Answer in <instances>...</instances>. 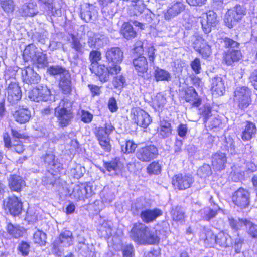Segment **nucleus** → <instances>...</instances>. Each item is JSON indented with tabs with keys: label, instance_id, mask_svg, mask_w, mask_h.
<instances>
[{
	"label": "nucleus",
	"instance_id": "obj_1",
	"mask_svg": "<svg viewBox=\"0 0 257 257\" xmlns=\"http://www.w3.org/2000/svg\"><path fill=\"white\" fill-rule=\"evenodd\" d=\"M91 63L90 69L92 73H94L98 77L101 82H105L109 80V76L117 75L121 71L120 66L113 65V67L108 68L104 65H98V62L101 60V54L97 50H92L90 52L89 56Z\"/></svg>",
	"mask_w": 257,
	"mask_h": 257
},
{
	"label": "nucleus",
	"instance_id": "obj_2",
	"mask_svg": "<svg viewBox=\"0 0 257 257\" xmlns=\"http://www.w3.org/2000/svg\"><path fill=\"white\" fill-rule=\"evenodd\" d=\"M130 237L134 241L142 244H154L159 242V237L142 223L134 225L130 232Z\"/></svg>",
	"mask_w": 257,
	"mask_h": 257
},
{
	"label": "nucleus",
	"instance_id": "obj_3",
	"mask_svg": "<svg viewBox=\"0 0 257 257\" xmlns=\"http://www.w3.org/2000/svg\"><path fill=\"white\" fill-rule=\"evenodd\" d=\"M223 42L226 47L229 48L224 58L226 63L231 65L233 63L238 61L242 57L241 51L238 50L239 43L228 37L223 39Z\"/></svg>",
	"mask_w": 257,
	"mask_h": 257
},
{
	"label": "nucleus",
	"instance_id": "obj_4",
	"mask_svg": "<svg viewBox=\"0 0 257 257\" xmlns=\"http://www.w3.org/2000/svg\"><path fill=\"white\" fill-rule=\"evenodd\" d=\"M245 14L246 9L243 6L236 5L227 11L225 15L224 22L228 28H232Z\"/></svg>",
	"mask_w": 257,
	"mask_h": 257
},
{
	"label": "nucleus",
	"instance_id": "obj_5",
	"mask_svg": "<svg viewBox=\"0 0 257 257\" xmlns=\"http://www.w3.org/2000/svg\"><path fill=\"white\" fill-rule=\"evenodd\" d=\"M251 91L246 86L238 87L234 91V101L238 104V107L243 110L250 104Z\"/></svg>",
	"mask_w": 257,
	"mask_h": 257
},
{
	"label": "nucleus",
	"instance_id": "obj_6",
	"mask_svg": "<svg viewBox=\"0 0 257 257\" xmlns=\"http://www.w3.org/2000/svg\"><path fill=\"white\" fill-rule=\"evenodd\" d=\"M52 96L50 89L46 85H39L32 89L28 94V98L36 102L51 100Z\"/></svg>",
	"mask_w": 257,
	"mask_h": 257
},
{
	"label": "nucleus",
	"instance_id": "obj_7",
	"mask_svg": "<svg viewBox=\"0 0 257 257\" xmlns=\"http://www.w3.org/2000/svg\"><path fill=\"white\" fill-rule=\"evenodd\" d=\"M93 194L92 187L90 184H81L74 187L71 196L72 198L81 200L91 196Z\"/></svg>",
	"mask_w": 257,
	"mask_h": 257
},
{
	"label": "nucleus",
	"instance_id": "obj_8",
	"mask_svg": "<svg viewBox=\"0 0 257 257\" xmlns=\"http://www.w3.org/2000/svg\"><path fill=\"white\" fill-rule=\"evenodd\" d=\"M185 7L186 5L182 1L173 2L164 11V19L166 20H170L174 18L183 12L185 10Z\"/></svg>",
	"mask_w": 257,
	"mask_h": 257
},
{
	"label": "nucleus",
	"instance_id": "obj_9",
	"mask_svg": "<svg viewBox=\"0 0 257 257\" xmlns=\"http://www.w3.org/2000/svg\"><path fill=\"white\" fill-rule=\"evenodd\" d=\"M158 154V149L154 145H149L138 149L136 156L142 162H149Z\"/></svg>",
	"mask_w": 257,
	"mask_h": 257
},
{
	"label": "nucleus",
	"instance_id": "obj_10",
	"mask_svg": "<svg viewBox=\"0 0 257 257\" xmlns=\"http://www.w3.org/2000/svg\"><path fill=\"white\" fill-rule=\"evenodd\" d=\"M200 23L203 32L205 34L209 33L211 31L212 27L216 26L218 23L216 14L210 11L203 14L201 17Z\"/></svg>",
	"mask_w": 257,
	"mask_h": 257
},
{
	"label": "nucleus",
	"instance_id": "obj_11",
	"mask_svg": "<svg viewBox=\"0 0 257 257\" xmlns=\"http://www.w3.org/2000/svg\"><path fill=\"white\" fill-rule=\"evenodd\" d=\"M97 10L92 4L86 3L81 7L80 17L86 23L94 21L97 17Z\"/></svg>",
	"mask_w": 257,
	"mask_h": 257
},
{
	"label": "nucleus",
	"instance_id": "obj_12",
	"mask_svg": "<svg viewBox=\"0 0 257 257\" xmlns=\"http://www.w3.org/2000/svg\"><path fill=\"white\" fill-rule=\"evenodd\" d=\"M73 239L72 233L70 231L65 230L62 232L54 242L53 248L55 250L60 251L61 248L71 245L73 243Z\"/></svg>",
	"mask_w": 257,
	"mask_h": 257
},
{
	"label": "nucleus",
	"instance_id": "obj_13",
	"mask_svg": "<svg viewBox=\"0 0 257 257\" xmlns=\"http://www.w3.org/2000/svg\"><path fill=\"white\" fill-rule=\"evenodd\" d=\"M6 209H8L10 214L13 216L19 215L22 210V203L15 196H11L6 199L4 202Z\"/></svg>",
	"mask_w": 257,
	"mask_h": 257
},
{
	"label": "nucleus",
	"instance_id": "obj_14",
	"mask_svg": "<svg viewBox=\"0 0 257 257\" xmlns=\"http://www.w3.org/2000/svg\"><path fill=\"white\" fill-rule=\"evenodd\" d=\"M232 200L237 206L245 208L249 205L250 194L247 190L240 188L233 194Z\"/></svg>",
	"mask_w": 257,
	"mask_h": 257
},
{
	"label": "nucleus",
	"instance_id": "obj_15",
	"mask_svg": "<svg viewBox=\"0 0 257 257\" xmlns=\"http://www.w3.org/2000/svg\"><path fill=\"white\" fill-rule=\"evenodd\" d=\"M193 181L191 175L178 174L173 178L172 184L175 188L184 190L189 188Z\"/></svg>",
	"mask_w": 257,
	"mask_h": 257
},
{
	"label": "nucleus",
	"instance_id": "obj_16",
	"mask_svg": "<svg viewBox=\"0 0 257 257\" xmlns=\"http://www.w3.org/2000/svg\"><path fill=\"white\" fill-rule=\"evenodd\" d=\"M106 58L108 62L112 63L110 67H113V65H118L121 63L123 58V53L119 47H112L108 49L106 52Z\"/></svg>",
	"mask_w": 257,
	"mask_h": 257
},
{
	"label": "nucleus",
	"instance_id": "obj_17",
	"mask_svg": "<svg viewBox=\"0 0 257 257\" xmlns=\"http://www.w3.org/2000/svg\"><path fill=\"white\" fill-rule=\"evenodd\" d=\"M7 99L11 103H15L22 97V92L20 87L16 82H11L7 87Z\"/></svg>",
	"mask_w": 257,
	"mask_h": 257
},
{
	"label": "nucleus",
	"instance_id": "obj_18",
	"mask_svg": "<svg viewBox=\"0 0 257 257\" xmlns=\"http://www.w3.org/2000/svg\"><path fill=\"white\" fill-rule=\"evenodd\" d=\"M202 37H196L193 43V47L204 58H207L211 54V45L205 42H201Z\"/></svg>",
	"mask_w": 257,
	"mask_h": 257
},
{
	"label": "nucleus",
	"instance_id": "obj_19",
	"mask_svg": "<svg viewBox=\"0 0 257 257\" xmlns=\"http://www.w3.org/2000/svg\"><path fill=\"white\" fill-rule=\"evenodd\" d=\"M52 174L60 172L62 169L63 165L55 160V156L52 153H46L42 157Z\"/></svg>",
	"mask_w": 257,
	"mask_h": 257
},
{
	"label": "nucleus",
	"instance_id": "obj_20",
	"mask_svg": "<svg viewBox=\"0 0 257 257\" xmlns=\"http://www.w3.org/2000/svg\"><path fill=\"white\" fill-rule=\"evenodd\" d=\"M211 162L214 170L220 171L224 169L227 162L226 154L222 152L213 154L211 157Z\"/></svg>",
	"mask_w": 257,
	"mask_h": 257
},
{
	"label": "nucleus",
	"instance_id": "obj_21",
	"mask_svg": "<svg viewBox=\"0 0 257 257\" xmlns=\"http://www.w3.org/2000/svg\"><path fill=\"white\" fill-rule=\"evenodd\" d=\"M22 76L24 82L27 84H36L40 80L39 75L30 67L22 70Z\"/></svg>",
	"mask_w": 257,
	"mask_h": 257
},
{
	"label": "nucleus",
	"instance_id": "obj_22",
	"mask_svg": "<svg viewBox=\"0 0 257 257\" xmlns=\"http://www.w3.org/2000/svg\"><path fill=\"white\" fill-rule=\"evenodd\" d=\"M163 214L162 211L158 208L153 209H147L144 211L140 216L143 222L145 223H150L154 222L155 220L161 216Z\"/></svg>",
	"mask_w": 257,
	"mask_h": 257
},
{
	"label": "nucleus",
	"instance_id": "obj_23",
	"mask_svg": "<svg viewBox=\"0 0 257 257\" xmlns=\"http://www.w3.org/2000/svg\"><path fill=\"white\" fill-rule=\"evenodd\" d=\"M25 185V182L20 176H10L9 179V186L12 191L20 192Z\"/></svg>",
	"mask_w": 257,
	"mask_h": 257
},
{
	"label": "nucleus",
	"instance_id": "obj_24",
	"mask_svg": "<svg viewBox=\"0 0 257 257\" xmlns=\"http://www.w3.org/2000/svg\"><path fill=\"white\" fill-rule=\"evenodd\" d=\"M114 130V127L111 123H106L104 127H96L94 133L98 140L100 139H106V138H109V135Z\"/></svg>",
	"mask_w": 257,
	"mask_h": 257
},
{
	"label": "nucleus",
	"instance_id": "obj_25",
	"mask_svg": "<svg viewBox=\"0 0 257 257\" xmlns=\"http://www.w3.org/2000/svg\"><path fill=\"white\" fill-rule=\"evenodd\" d=\"M224 81L221 77H215L212 80L211 90L213 95L221 96L225 91Z\"/></svg>",
	"mask_w": 257,
	"mask_h": 257
},
{
	"label": "nucleus",
	"instance_id": "obj_26",
	"mask_svg": "<svg viewBox=\"0 0 257 257\" xmlns=\"http://www.w3.org/2000/svg\"><path fill=\"white\" fill-rule=\"evenodd\" d=\"M19 13L23 16L33 17L38 13L37 4L34 2L26 3L19 9Z\"/></svg>",
	"mask_w": 257,
	"mask_h": 257
},
{
	"label": "nucleus",
	"instance_id": "obj_27",
	"mask_svg": "<svg viewBox=\"0 0 257 257\" xmlns=\"http://www.w3.org/2000/svg\"><path fill=\"white\" fill-rule=\"evenodd\" d=\"M221 247H228L233 245L230 235L224 232H220L216 235L215 244Z\"/></svg>",
	"mask_w": 257,
	"mask_h": 257
},
{
	"label": "nucleus",
	"instance_id": "obj_28",
	"mask_svg": "<svg viewBox=\"0 0 257 257\" xmlns=\"http://www.w3.org/2000/svg\"><path fill=\"white\" fill-rule=\"evenodd\" d=\"M185 99L187 102L191 103L195 107H198L201 103L200 100L198 98L197 92L192 87L186 89Z\"/></svg>",
	"mask_w": 257,
	"mask_h": 257
},
{
	"label": "nucleus",
	"instance_id": "obj_29",
	"mask_svg": "<svg viewBox=\"0 0 257 257\" xmlns=\"http://www.w3.org/2000/svg\"><path fill=\"white\" fill-rule=\"evenodd\" d=\"M59 85L64 94H69L71 93L72 90L71 80L69 72L66 73L64 76H61Z\"/></svg>",
	"mask_w": 257,
	"mask_h": 257
},
{
	"label": "nucleus",
	"instance_id": "obj_30",
	"mask_svg": "<svg viewBox=\"0 0 257 257\" xmlns=\"http://www.w3.org/2000/svg\"><path fill=\"white\" fill-rule=\"evenodd\" d=\"M200 238L204 241L207 247L213 246L215 244L216 235L211 230L204 229L200 236Z\"/></svg>",
	"mask_w": 257,
	"mask_h": 257
},
{
	"label": "nucleus",
	"instance_id": "obj_31",
	"mask_svg": "<svg viewBox=\"0 0 257 257\" xmlns=\"http://www.w3.org/2000/svg\"><path fill=\"white\" fill-rule=\"evenodd\" d=\"M39 52L38 48L33 44L28 45L23 51V57L25 61L33 62Z\"/></svg>",
	"mask_w": 257,
	"mask_h": 257
},
{
	"label": "nucleus",
	"instance_id": "obj_32",
	"mask_svg": "<svg viewBox=\"0 0 257 257\" xmlns=\"http://www.w3.org/2000/svg\"><path fill=\"white\" fill-rule=\"evenodd\" d=\"M256 131L255 124L250 121H247L245 128L242 132L241 138L244 141H249L255 136Z\"/></svg>",
	"mask_w": 257,
	"mask_h": 257
},
{
	"label": "nucleus",
	"instance_id": "obj_33",
	"mask_svg": "<svg viewBox=\"0 0 257 257\" xmlns=\"http://www.w3.org/2000/svg\"><path fill=\"white\" fill-rule=\"evenodd\" d=\"M170 214L171 218L174 221L182 223L184 221L185 212L181 206L173 207L171 210Z\"/></svg>",
	"mask_w": 257,
	"mask_h": 257
},
{
	"label": "nucleus",
	"instance_id": "obj_34",
	"mask_svg": "<svg viewBox=\"0 0 257 257\" xmlns=\"http://www.w3.org/2000/svg\"><path fill=\"white\" fill-rule=\"evenodd\" d=\"M220 210L219 207H216L214 209L210 207H206L201 209L199 213L201 218L206 221H210L215 217L217 214V211Z\"/></svg>",
	"mask_w": 257,
	"mask_h": 257
},
{
	"label": "nucleus",
	"instance_id": "obj_35",
	"mask_svg": "<svg viewBox=\"0 0 257 257\" xmlns=\"http://www.w3.org/2000/svg\"><path fill=\"white\" fill-rule=\"evenodd\" d=\"M133 64L135 69L139 72L143 73L148 70V62L146 57L144 56H139L134 59Z\"/></svg>",
	"mask_w": 257,
	"mask_h": 257
},
{
	"label": "nucleus",
	"instance_id": "obj_36",
	"mask_svg": "<svg viewBox=\"0 0 257 257\" xmlns=\"http://www.w3.org/2000/svg\"><path fill=\"white\" fill-rule=\"evenodd\" d=\"M134 114L135 119L137 121V124L146 128L152 122V119L149 113H137Z\"/></svg>",
	"mask_w": 257,
	"mask_h": 257
},
{
	"label": "nucleus",
	"instance_id": "obj_37",
	"mask_svg": "<svg viewBox=\"0 0 257 257\" xmlns=\"http://www.w3.org/2000/svg\"><path fill=\"white\" fill-rule=\"evenodd\" d=\"M121 33L124 37L128 40L135 38L136 35V32L134 30L133 26L128 23H124L122 25Z\"/></svg>",
	"mask_w": 257,
	"mask_h": 257
},
{
	"label": "nucleus",
	"instance_id": "obj_38",
	"mask_svg": "<svg viewBox=\"0 0 257 257\" xmlns=\"http://www.w3.org/2000/svg\"><path fill=\"white\" fill-rule=\"evenodd\" d=\"M87 44L91 48H96V45L99 43V41L104 38V36H99L98 34H94L92 31H88L87 33Z\"/></svg>",
	"mask_w": 257,
	"mask_h": 257
},
{
	"label": "nucleus",
	"instance_id": "obj_39",
	"mask_svg": "<svg viewBox=\"0 0 257 257\" xmlns=\"http://www.w3.org/2000/svg\"><path fill=\"white\" fill-rule=\"evenodd\" d=\"M146 209L145 202L143 200H137L136 202L132 204L131 210L135 215H139L140 217L144 211Z\"/></svg>",
	"mask_w": 257,
	"mask_h": 257
},
{
	"label": "nucleus",
	"instance_id": "obj_40",
	"mask_svg": "<svg viewBox=\"0 0 257 257\" xmlns=\"http://www.w3.org/2000/svg\"><path fill=\"white\" fill-rule=\"evenodd\" d=\"M145 5L141 0L133 2L130 8V13L133 15L141 14L145 9Z\"/></svg>",
	"mask_w": 257,
	"mask_h": 257
},
{
	"label": "nucleus",
	"instance_id": "obj_41",
	"mask_svg": "<svg viewBox=\"0 0 257 257\" xmlns=\"http://www.w3.org/2000/svg\"><path fill=\"white\" fill-rule=\"evenodd\" d=\"M154 76L157 81H168L171 78L170 74L168 71L158 67L155 71Z\"/></svg>",
	"mask_w": 257,
	"mask_h": 257
},
{
	"label": "nucleus",
	"instance_id": "obj_42",
	"mask_svg": "<svg viewBox=\"0 0 257 257\" xmlns=\"http://www.w3.org/2000/svg\"><path fill=\"white\" fill-rule=\"evenodd\" d=\"M241 223L246 227L248 233L253 238H257V225L246 219H242Z\"/></svg>",
	"mask_w": 257,
	"mask_h": 257
},
{
	"label": "nucleus",
	"instance_id": "obj_43",
	"mask_svg": "<svg viewBox=\"0 0 257 257\" xmlns=\"http://www.w3.org/2000/svg\"><path fill=\"white\" fill-rule=\"evenodd\" d=\"M7 231L11 235L15 238H19L23 235V228L19 226H14L9 223L7 225Z\"/></svg>",
	"mask_w": 257,
	"mask_h": 257
},
{
	"label": "nucleus",
	"instance_id": "obj_44",
	"mask_svg": "<svg viewBox=\"0 0 257 257\" xmlns=\"http://www.w3.org/2000/svg\"><path fill=\"white\" fill-rule=\"evenodd\" d=\"M32 62L37 64L38 67L43 68L46 66L48 64L46 54L39 51Z\"/></svg>",
	"mask_w": 257,
	"mask_h": 257
},
{
	"label": "nucleus",
	"instance_id": "obj_45",
	"mask_svg": "<svg viewBox=\"0 0 257 257\" xmlns=\"http://www.w3.org/2000/svg\"><path fill=\"white\" fill-rule=\"evenodd\" d=\"M47 72L51 75L55 76L59 75L60 78L66 74V73L69 72L66 69L59 65L50 66L48 68Z\"/></svg>",
	"mask_w": 257,
	"mask_h": 257
},
{
	"label": "nucleus",
	"instance_id": "obj_46",
	"mask_svg": "<svg viewBox=\"0 0 257 257\" xmlns=\"http://www.w3.org/2000/svg\"><path fill=\"white\" fill-rule=\"evenodd\" d=\"M46 234L42 231L37 230L33 235V241L35 243L40 246H44L46 243Z\"/></svg>",
	"mask_w": 257,
	"mask_h": 257
},
{
	"label": "nucleus",
	"instance_id": "obj_47",
	"mask_svg": "<svg viewBox=\"0 0 257 257\" xmlns=\"http://www.w3.org/2000/svg\"><path fill=\"white\" fill-rule=\"evenodd\" d=\"M0 5L6 13H12L14 10L15 5L13 0H0Z\"/></svg>",
	"mask_w": 257,
	"mask_h": 257
},
{
	"label": "nucleus",
	"instance_id": "obj_48",
	"mask_svg": "<svg viewBox=\"0 0 257 257\" xmlns=\"http://www.w3.org/2000/svg\"><path fill=\"white\" fill-rule=\"evenodd\" d=\"M212 170L209 165L204 164L197 171V174L201 178H206L212 174Z\"/></svg>",
	"mask_w": 257,
	"mask_h": 257
},
{
	"label": "nucleus",
	"instance_id": "obj_49",
	"mask_svg": "<svg viewBox=\"0 0 257 257\" xmlns=\"http://www.w3.org/2000/svg\"><path fill=\"white\" fill-rule=\"evenodd\" d=\"M153 17H154V14L149 12L146 14H144L142 16V19L143 22L140 23L137 21H134V24L137 26H139L142 28V26L144 25L151 24L152 23L153 20Z\"/></svg>",
	"mask_w": 257,
	"mask_h": 257
},
{
	"label": "nucleus",
	"instance_id": "obj_50",
	"mask_svg": "<svg viewBox=\"0 0 257 257\" xmlns=\"http://www.w3.org/2000/svg\"><path fill=\"white\" fill-rule=\"evenodd\" d=\"M71 39V47L77 52L82 54L83 53L84 47L79 39L74 35H72Z\"/></svg>",
	"mask_w": 257,
	"mask_h": 257
},
{
	"label": "nucleus",
	"instance_id": "obj_51",
	"mask_svg": "<svg viewBox=\"0 0 257 257\" xmlns=\"http://www.w3.org/2000/svg\"><path fill=\"white\" fill-rule=\"evenodd\" d=\"M118 160L114 159L108 162L104 163V167L107 171L111 172L112 171L115 172L119 169L118 164Z\"/></svg>",
	"mask_w": 257,
	"mask_h": 257
},
{
	"label": "nucleus",
	"instance_id": "obj_52",
	"mask_svg": "<svg viewBox=\"0 0 257 257\" xmlns=\"http://www.w3.org/2000/svg\"><path fill=\"white\" fill-rule=\"evenodd\" d=\"M85 172V168L79 164L76 165L74 168L71 170V173L73 175L74 177L76 179L81 178Z\"/></svg>",
	"mask_w": 257,
	"mask_h": 257
},
{
	"label": "nucleus",
	"instance_id": "obj_53",
	"mask_svg": "<svg viewBox=\"0 0 257 257\" xmlns=\"http://www.w3.org/2000/svg\"><path fill=\"white\" fill-rule=\"evenodd\" d=\"M137 147V145L132 141H127L124 145L121 146L122 151L125 153H132L134 152Z\"/></svg>",
	"mask_w": 257,
	"mask_h": 257
},
{
	"label": "nucleus",
	"instance_id": "obj_54",
	"mask_svg": "<svg viewBox=\"0 0 257 257\" xmlns=\"http://www.w3.org/2000/svg\"><path fill=\"white\" fill-rule=\"evenodd\" d=\"M13 116L16 121L21 124L28 122L31 117L30 113H13Z\"/></svg>",
	"mask_w": 257,
	"mask_h": 257
},
{
	"label": "nucleus",
	"instance_id": "obj_55",
	"mask_svg": "<svg viewBox=\"0 0 257 257\" xmlns=\"http://www.w3.org/2000/svg\"><path fill=\"white\" fill-rule=\"evenodd\" d=\"M71 113H58L57 116L59 123L62 126H65L69 123L71 119Z\"/></svg>",
	"mask_w": 257,
	"mask_h": 257
},
{
	"label": "nucleus",
	"instance_id": "obj_56",
	"mask_svg": "<svg viewBox=\"0 0 257 257\" xmlns=\"http://www.w3.org/2000/svg\"><path fill=\"white\" fill-rule=\"evenodd\" d=\"M147 170L150 173L158 174L161 172V166L158 162H153L148 166Z\"/></svg>",
	"mask_w": 257,
	"mask_h": 257
},
{
	"label": "nucleus",
	"instance_id": "obj_57",
	"mask_svg": "<svg viewBox=\"0 0 257 257\" xmlns=\"http://www.w3.org/2000/svg\"><path fill=\"white\" fill-rule=\"evenodd\" d=\"M99 234L101 237L108 238L112 235V230L110 227L101 226L99 230Z\"/></svg>",
	"mask_w": 257,
	"mask_h": 257
},
{
	"label": "nucleus",
	"instance_id": "obj_58",
	"mask_svg": "<svg viewBox=\"0 0 257 257\" xmlns=\"http://www.w3.org/2000/svg\"><path fill=\"white\" fill-rule=\"evenodd\" d=\"M30 245L26 242L22 241L18 246V250L21 253L22 255L27 256L29 252Z\"/></svg>",
	"mask_w": 257,
	"mask_h": 257
},
{
	"label": "nucleus",
	"instance_id": "obj_59",
	"mask_svg": "<svg viewBox=\"0 0 257 257\" xmlns=\"http://www.w3.org/2000/svg\"><path fill=\"white\" fill-rule=\"evenodd\" d=\"M158 131L159 136L162 138H166L170 137L172 134V127L158 128Z\"/></svg>",
	"mask_w": 257,
	"mask_h": 257
},
{
	"label": "nucleus",
	"instance_id": "obj_60",
	"mask_svg": "<svg viewBox=\"0 0 257 257\" xmlns=\"http://www.w3.org/2000/svg\"><path fill=\"white\" fill-rule=\"evenodd\" d=\"M191 67L196 74H199L201 69V62L200 59L196 58L191 62Z\"/></svg>",
	"mask_w": 257,
	"mask_h": 257
},
{
	"label": "nucleus",
	"instance_id": "obj_61",
	"mask_svg": "<svg viewBox=\"0 0 257 257\" xmlns=\"http://www.w3.org/2000/svg\"><path fill=\"white\" fill-rule=\"evenodd\" d=\"M100 145L102 148L106 152H109L111 149V146L110 144L109 138L106 139H100L98 140Z\"/></svg>",
	"mask_w": 257,
	"mask_h": 257
},
{
	"label": "nucleus",
	"instance_id": "obj_62",
	"mask_svg": "<svg viewBox=\"0 0 257 257\" xmlns=\"http://www.w3.org/2000/svg\"><path fill=\"white\" fill-rule=\"evenodd\" d=\"M219 110V106L216 103H213L211 105L209 104L204 106V110L202 112H218Z\"/></svg>",
	"mask_w": 257,
	"mask_h": 257
},
{
	"label": "nucleus",
	"instance_id": "obj_63",
	"mask_svg": "<svg viewBox=\"0 0 257 257\" xmlns=\"http://www.w3.org/2000/svg\"><path fill=\"white\" fill-rule=\"evenodd\" d=\"M125 83V78L122 75L117 76L115 77L113 81V84L115 88L122 87Z\"/></svg>",
	"mask_w": 257,
	"mask_h": 257
},
{
	"label": "nucleus",
	"instance_id": "obj_64",
	"mask_svg": "<svg viewBox=\"0 0 257 257\" xmlns=\"http://www.w3.org/2000/svg\"><path fill=\"white\" fill-rule=\"evenodd\" d=\"M39 1H41L44 4H45L49 10L51 11L52 13H53L55 11L56 13H57L58 11H60V10L56 8L55 2L50 3L49 2V0Z\"/></svg>",
	"mask_w": 257,
	"mask_h": 257
}]
</instances>
